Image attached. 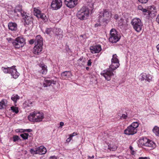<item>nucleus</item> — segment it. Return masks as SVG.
I'll use <instances>...</instances> for the list:
<instances>
[{
	"label": "nucleus",
	"instance_id": "obj_1",
	"mask_svg": "<svg viewBox=\"0 0 159 159\" xmlns=\"http://www.w3.org/2000/svg\"><path fill=\"white\" fill-rule=\"evenodd\" d=\"M28 118L30 121L34 122H40L44 118V115L42 112L34 111L30 113Z\"/></svg>",
	"mask_w": 159,
	"mask_h": 159
},
{
	"label": "nucleus",
	"instance_id": "obj_2",
	"mask_svg": "<svg viewBox=\"0 0 159 159\" xmlns=\"http://www.w3.org/2000/svg\"><path fill=\"white\" fill-rule=\"evenodd\" d=\"M43 45V38L40 35L37 36L35 38V46L34 48V53L35 54H39L42 51Z\"/></svg>",
	"mask_w": 159,
	"mask_h": 159
},
{
	"label": "nucleus",
	"instance_id": "obj_3",
	"mask_svg": "<svg viewBox=\"0 0 159 159\" xmlns=\"http://www.w3.org/2000/svg\"><path fill=\"white\" fill-rule=\"evenodd\" d=\"M89 14V9L86 7H83L78 11L76 16L79 19L82 20L86 19L88 17Z\"/></svg>",
	"mask_w": 159,
	"mask_h": 159
},
{
	"label": "nucleus",
	"instance_id": "obj_4",
	"mask_svg": "<svg viewBox=\"0 0 159 159\" xmlns=\"http://www.w3.org/2000/svg\"><path fill=\"white\" fill-rule=\"evenodd\" d=\"M13 45L16 48L23 47L25 44V39L21 37H18L12 42Z\"/></svg>",
	"mask_w": 159,
	"mask_h": 159
},
{
	"label": "nucleus",
	"instance_id": "obj_5",
	"mask_svg": "<svg viewBox=\"0 0 159 159\" xmlns=\"http://www.w3.org/2000/svg\"><path fill=\"white\" fill-rule=\"evenodd\" d=\"M134 29L137 32H139L142 30L143 24L141 20L138 18H134L131 22Z\"/></svg>",
	"mask_w": 159,
	"mask_h": 159
},
{
	"label": "nucleus",
	"instance_id": "obj_6",
	"mask_svg": "<svg viewBox=\"0 0 159 159\" xmlns=\"http://www.w3.org/2000/svg\"><path fill=\"white\" fill-rule=\"evenodd\" d=\"M111 17V14L107 10H104L100 12L98 17L99 22H104L107 20Z\"/></svg>",
	"mask_w": 159,
	"mask_h": 159
},
{
	"label": "nucleus",
	"instance_id": "obj_7",
	"mask_svg": "<svg viewBox=\"0 0 159 159\" xmlns=\"http://www.w3.org/2000/svg\"><path fill=\"white\" fill-rule=\"evenodd\" d=\"M113 71H114L112 70L111 68H108L103 70L101 73V75L103 76L106 80L109 81L114 75Z\"/></svg>",
	"mask_w": 159,
	"mask_h": 159
},
{
	"label": "nucleus",
	"instance_id": "obj_8",
	"mask_svg": "<svg viewBox=\"0 0 159 159\" xmlns=\"http://www.w3.org/2000/svg\"><path fill=\"white\" fill-rule=\"evenodd\" d=\"M110 36L109 39V41L111 43H116L120 39L115 29H112L110 31Z\"/></svg>",
	"mask_w": 159,
	"mask_h": 159
},
{
	"label": "nucleus",
	"instance_id": "obj_9",
	"mask_svg": "<svg viewBox=\"0 0 159 159\" xmlns=\"http://www.w3.org/2000/svg\"><path fill=\"white\" fill-rule=\"evenodd\" d=\"M111 61V64L109 66V68H111L112 70L114 71L120 66L119 61L117 58V56L116 54H114L113 55Z\"/></svg>",
	"mask_w": 159,
	"mask_h": 159
},
{
	"label": "nucleus",
	"instance_id": "obj_10",
	"mask_svg": "<svg viewBox=\"0 0 159 159\" xmlns=\"http://www.w3.org/2000/svg\"><path fill=\"white\" fill-rule=\"evenodd\" d=\"M140 141L143 145L150 147L151 149L156 146L155 143L152 141L146 138L141 139Z\"/></svg>",
	"mask_w": 159,
	"mask_h": 159
},
{
	"label": "nucleus",
	"instance_id": "obj_11",
	"mask_svg": "<svg viewBox=\"0 0 159 159\" xmlns=\"http://www.w3.org/2000/svg\"><path fill=\"white\" fill-rule=\"evenodd\" d=\"M62 5V0H52L51 7L53 10H57Z\"/></svg>",
	"mask_w": 159,
	"mask_h": 159
},
{
	"label": "nucleus",
	"instance_id": "obj_12",
	"mask_svg": "<svg viewBox=\"0 0 159 159\" xmlns=\"http://www.w3.org/2000/svg\"><path fill=\"white\" fill-rule=\"evenodd\" d=\"M137 132V129H134L133 127L130 125L125 130L124 133L127 135H132L136 133Z\"/></svg>",
	"mask_w": 159,
	"mask_h": 159
},
{
	"label": "nucleus",
	"instance_id": "obj_13",
	"mask_svg": "<svg viewBox=\"0 0 159 159\" xmlns=\"http://www.w3.org/2000/svg\"><path fill=\"white\" fill-rule=\"evenodd\" d=\"M78 0H65L64 2L66 6L70 8L74 7L77 4Z\"/></svg>",
	"mask_w": 159,
	"mask_h": 159
},
{
	"label": "nucleus",
	"instance_id": "obj_14",
	"mask_svg": "<svg viewBox=\"0 0 159 159\" xmlns=\"http://www.w3.org/2000/svg\"><path fill=\"white\" fill-rule=\"evenodd\" d=\"M61 78L63 80L68 79L70 78L72 76V75L70 71H65L61 74Z\"/></svg>",
	"mask_w": 159,
	"mask_h": 159
},
{
	"label": "nucleus",
	"instance_id": "obj_15",
	"mask_svg": "<svg viewBox=\"0 0 159 159\" xmlns=\"http://www.w3.org/2000/svg\"><path fill=\"white\" fill-rule=\"evenodd\" d=\"M90 52L92 53H98L101 50V46L100 45H96L91 46L90 48Z\"/></svg>",
	"mask_w": 159,
	"mask_h": 159
},
{
	"label": "nucleus",
	"instance_id": "obj_16",
	"mask_svg": "<svg viewBox=\"0 0 159 159\" xmlns=\"http://www.w3.org/2000/svg\"><path fill=\"white\" fill-rule=\"evenodd\" d=\"M15 13L19 12L22 17H24V16L26 14L22 9V6L20 5H18L16 7L14 10Z\"/></svg>",
	"mask_w": 159,
	"mask_h": 159
},
{
	"label": "nucleus",
	"instance_id": "obj_17",
	"mask_svg": "<svg viewBox=\"0 0 159 159\" xmlns=\"http://www.w3.org/2000/svg\"><path fill=\"white\" fill-rule=\"evenodd\" d=\"M15 66H13L11 67V70H10V74H11V76L15 79L17 78L19 75V73L17 72L16 69L15 68Z\"/></svg>",
	"mask_w": 159,
	"mask_h": 159
},
{
	"label": "nucleus",
	"instance_id": "obj_18",
	"mask_svg": "<svg viewBox=\"0 0 159 159\" xmlns=\"http://www.w3.org/2000/svg\"><path fill=\"white\" fill-rule=\"evenodd\" d=\"M24 20L25 25H28L31 24L32 23L33 18L30 16H27L26 13L25 14L24 17H23Z\"/></svg>",
	"mask_w": 159,
	"mask_h": 159
},
{
	"label": "nucleus",
	"instance_id": "obj_19",
	"mask_svg": "<svg viewBox=\"0 0 159 159\" xmlns=\"http://www.w3.org/2000/svg\"><path fill=\"white\" fill-rule=\"evenodd\" d=\"M47 152L46 148L43 146H41L37 148L36 153L37 154L43 155L45 154Z\"/></svg>",
	"mask_w": 159,
	"mask_h": 159
},
{
	"label": "nucleus",
	"instance_id": "obj_20",
	"mask_svg": "<svg viewBox=\"0 0 159 159\" xmlns=\"http://www.w3.org/2000/svg\"><path fill=\"white\" fill-rule=\"evenodd\" d=\"M9 30L11 31H16L17 30V25L15 23L9 22L8 24Z\"/></svg>",
	"mask_w": 159,
	"mask_h": 159
},
{
	"label": "nucleus",
	"instance_id": "obj_21",
	"mask_svg": "<svg viewBox=\"0 0 159 159\" xmlns=\"http://www.w3.org/2000/svg\"><path fill=\"white\" fill-rule=\"evenodd\" d=\"M55 84L56 82L53 80H45L43 84V86L44 87H47L51 85L52 84Z\"/></svg>",
	"mask_w": 159,
	"mask_h": 159
},
{
	"label": "nucleus",
	"instance_id": "obj_22",
	"mask_svg": "<svg viewBox=\"0 0 159 159\" xmlns=\"http://www.w3.org/2000/svg\"><path fill=\"white\" fill-rule=\"evenodd\" d=\"M54 30V34L56 36L62 35V31L61 29L59 28H56Z\"/></svg>",
	"mask_w": 159,
	"mask_h": 159
},
{
	"label": "nucleus",
	"instance_id": "obj_23",
	"mask_svg": "<svg viewBox=\"0 0 159 159\" xmlns=\"http://www.w3.org/2000/svg\"><path fill=\"white\" fill-rule=\"evenodd\" d=\"M11 99L13 101L14 103H16L17 102V100L20 99V97L17 94H13L12 95Z\"/></svg>",
	"mask_w": 159,
	"mask_h": 159
},
{
	"label": "nucleus",
	"instance_id": "obj_24",
	"mask_svg": "<svg viewBox=\"0 0 159 159\" xmlns=\"http://www.w3.org/2000/svg\"><path fill=\"white\" fill-rule=\"evenodd\" d=\"M152 131L156 135L159 136V127L155 126L153 129Z\"/></svg>",
	"mask_w": 159,
	"mask_h": 159
},
{
	"label": "nucleus",
	"instance_id": "obj_25",
	"mask_svg": "<svg viewBox=\"0 0 159 159\" xmlns=\"http://www.w3.org/2000/svg\"><path fill=\"white\" fill-rule=\"evenodd\" d=\"M2 70H3V72L5 73H9L10 71V70H11V67L5 68L4 67H2Z\"/></svg>",
	"mask_w": 159,
	"mask_h": 159
},
{
	"label": "nucleus",
	"instance_id": "obj_26",
	"mask_svg": "<svg viewBox=\"0 0 159 159\" xmlns=\"http://www.w3.org/2000/svg\"><path fill=\"white\" fill-rule=\"evenodd\" d=\"M6 101L4 100H2L1 102H0V109H2L6 106L7 103Z\"/></svg>",
	"mask_w": 159,
	"mask_h": 159
},
{
	"label": "nucleus",
	"instance_id": "obj_27",
	"mask_svg": "<svg viewBox=\"0 0 159 159\" xmlns=\"http://www.w3.org/2000/svg\"><path fill=\"white\" fill-rule=\"evenodd\" d=\"M147 75L146 73H143L140 75L141 77L140 78L141 81H143L144 80H148V79H146Z\"/></svg>",
	"mask_w": 159,
	"mask_h": 159
},
{
	"label": "nucleus",
	"instance_id": "obj_28",
	"mask_svg": "<svg viewBox=\"0 0 159 159\" xmlns=\"http://www.w3.org/2000/svg\"><path fill=\"white\" fill-rule=\"evenodd\" d=\"M34 15L37 17H38V15H40L41 13V11L39 9L36 8H34Z\"/></svg>",
	"mask_w": 159,
	"mask_h": 159
},
{
	"label": "nucleus",
	"instance_id": "obj_29",
	"mask_svg": "<svg viewBox=\"0 0 159 159\" xmlns=\"http://www.w3.org/2000/svg\"><path fill=\"white\" fill-rule=\"evenodd\" d=\"M41 70H40L39 71L40 73H42L43 74H45L47 71V67L46 66H43Z\"/></svg>",
	"mask_w": 159,
	"mask_h": 159
},
{
	"label": "nucleus",
	"instance_id": "obj_30",
	"mask_svg": "<svg viewBox=\"0 0 159 159\" xmlns=\"http://www.w3.org/2000/svg\"><path fill=\"white\" fill-rule=\"evenodd\" d=\"M86 61V60L85 58L83 59V57H80V59H79L78 61V62L79 64H81L82 65H83L84 64L83 63H85Z\"/></svg>",
	"mask_w": 159,
	"mask_h": 159
},
{
	"label": "nucleus",
	"instance_id": "obj_31",
	"mask_svg": "<svg viewBox=\"0 0 159 159\" xmlns=\"http://www.w3.org/2000/svg\"><path fill=\"white\" fill-rule=\"evenodd\" d=\"M20 136L23 138L24 140H25L28 139L29 136V134L28 133H24L23 134H21L20 135Z\"/></svg>",
	"mask_w": 159,
	"mask_h": 159
},
{
	"label": "nucleus",
	"instance_id": "obj_32",
	"mask_svg": "<svg viewBox=\"0 0 159 159\" xmlns=\"http://www.w3.org/2000/svg\"><path fill=\"white\" fill-rule=\"evenodd\" d=\"M11 109L13 112H15L16 113H17L19 112L18 108L17 107L14 106H12L11 107Z\"/></svg>",
	"mask_w": 159,
	"mask_h": 159
},
{
	"label": "nucleus",
	"instance_id": "obj_33",
	"mask_svg": "<svg viewBox=\"0 0 159 159\" xmlns=\"http://www.w3.org/2000/svg\"><path fill=\"white\" fill-rule=\"evenodd\" d=\"M32 104V102L30 101H28L27 102H25L24 103V104L26 105V106H25V107H30L33 106Z\"/></svg>",
	"mask_w": 159,
	"mask_h": 159
},
{
	"label": "nucleus",
	"instance_id": "obj_34",
	"mask_svg": "<svg viewBox=\"0 0 159 159\" xmlns=\"http://www.w3.org/2000/svg\"><path fill=\"white\" fill-rule=\"evenodd\" d=\"M139 124L138 122H134L133 123L130 125L131 126L133 127L134 129H137V128L138 127Z\"/></svg>",
	"mask_w": 159,
	"mask_h": 159
},
{
	"label": "nucleus",
	"instance_id": "obj_35",
	"mask_svg": "<svg viewBox=\"0 0 159 159\" xmlns=\"http://www.w3.org/2000/svg\"><path fill=\"white\" fill-rule=\"evenodd\" d=\"M37 17L38 18H40L44 20H45L46 18V15L42 13L40 15H38Z\"/></svg>",
	"mask_w": 159,
	"mask_h": 159
},
{
	"label": "nucleus",
	"instance_id": "obj_36",
	"mask_svg": "<svg viewBox=\"0 0 159 159\" xmlns=\"http://www.w3.org/2000/svg\"><path fill=\"white\" fill-rule=\"evenodd\" d=\"M53 30H52V29L51 28H47L45 30L46 33L48 34H51Z\"/></svg>",
	"mask_w": 159,
	"mask_h": 159
},
{
	"label": "nucleus",
	"instance_id": "obj_37",
	"mask_svg": "<svg viewBox=\"0 0 159 159\" xmlns=\"http://www.w3.org/2000/svg\"><path fill=\"white\" fill-rule=\"evenodd\" d=\"M19 137L18 136L16 135L13 137V141L15 142L19 139Z\"/></svg>",
	"mask_w": 159,
	"mask_h": 159
},
{
	"label": "nucleus",
	"instance_id": "obj_38",
	"mask_svg": "<svg viewBox=\"0 0 159 159\" xmlns=\"http://www.w3.org/2000/svg\"><path fill=\"white\" fill-rule=\"evenodd\" d=\"M127 115L126 114H123L120 116V118L121 119H125L127 118Z\"/></svg>",
	"mask_w": 159,
	"mask_h": 159
},
{
	"label": "nucleus",
	"instance_id": "obj_39",
	"mask_svg": "<svg viewBox=\"0 0 159 159\" xmlns=\"http://www.w3.org/2000/svg\"><path fill=\"white\" fill-rule=\"evenodd\" d=\"M37 151V148L35 149V150H34L33 149H31L30 150V152L31 153H34V154H37V153H36V151Z\"/></svg>",
	"mask_w": 159,
	"mask_h": 159
},
{
	"label": "nucleus",
	"instance_id": "obj_40",
	"mask_svg": "<svg viewBox=\"0 0 159 159\" xmlns=\"http://www.w3.org/2000/svg\"><path fill=\"white\" fill-rule=\"evenodd\" d=\"M148 0H138L139 2L142 3H145Z\"/></svg>",
	"mask_w": 159,
	"mask_h": 159
},
{
	"label": "nucleus",
	"instance_id": "obj_41",
	"mask_svg": "<svg viewBox=\"0 0 159 159\" xmlns=\"http://www.w3.org/2000/svg\"><path fill=\"white\" fill-rule=\"evenodd\" d=\"M124 22V19L122 18H120V20H119V23L120 25H123Z\"/></svg>",
	"mask_w": 159,
	"mask_h": 159
},
{
	"label": "nucleus",
	"instance_id": "obj_42",
	"mask_svg": "<svg viewBox=\"0 0 159 159\" xmlns=\"http://www.w3.org/2000/svg\"><path fill=\"white\" fill-rule=\"evenodd\" d=\"M35 39L34 40V39H31L29 41V43L30 44H32L34 43H35Z\"/></svg>",
	"mask_w": 159,
	"mask_h": 159
},
{
	"label": "nucleus",
	"instance_id": "obj_43",
	"mask_svg": "<svg viewBox=\"0 0 159 159\" xmlns=\"http://www.w3.org/2000/svg\"><path fill=\"white\" fill-rule=\"evenodd\" d=\"M151 78H152L149 75H147L146 79H148V80L147 81L148 82H150V81L151 80Z\"/></svg>",
	"mask_w": 159,
	"mask_h": 159
},
{
	"label": "nucleus",
	"instance_id": "obj_44",
	"mask_svg": "<svg viewBox=\"0 0 159 159\" xmlns=\"http://www.w3.org/2000/svg\"><path fill=\"white\" fill-rule=\"evenodd\" d=\"M111 148V147H110L109 148H108L112 151H114L115 149H116V146H114V147H113Z\"/></svg>",
	"mask_w": 159,
	"mask_h": 159
},
{
	"label": "nucleus",
	"instance_id": "obj_45",
	"mask_svg": "<svg viewBox=\"0 0 159 159\" xmlns=\"http://www.w3.org/2000/svg\"><path fill=\"white\" fill-rule=\"evenodd\" d=\"M91 63L92 62L91 59L89 60L87 62V65L89 66H90L91 65Z\"/></svg>",
	"mask_w": 159,
	"mask_h": 159
},
{
	"label": "nucleus",
	"instance_id": "obj_46",
	"mask_svg": "<svg viewBox=\"0 0 159 159\" xmlns=\"http://www.w3.org/2000/svg\"><path fill=\"white\" fill-rule=\"evenodd\" d=\"M142 11L144 12H146L147 11H148V10L146 9L142 8L141 9H140ZM149 11H148V13H149Z\"/></svg>",
	"mask_w": 159,
	"mask_h": 159
},
{
	"label": "nucleus",
	"instance_id": "obj_47",
	"mask_svg": "<svg viewBox=\"0 0 159 159\" xmlns=\"http://www.w3.org/2000/svg\"><path fill=\"white\" fill-rule=\"evenodd\" d=\"M49 159H57V157L55 156H51L49 157Z\"/></svg>",
	"mask_w": 159,
	"mask_h": 159
},
{
	"label": "nucleus",
	"instance_id": "obj_48",
	"mask_svg": "<svg viewBox=\"0 0 159 159\" xmlns=\"http://www.w3.org/2000/svg\"><path fill=\"white\" fill-rule=\"evenodd\" d=\"M32 131V130L30 129H25L24 130V132H31Z\"/></svg>",
	"mask_w": 159,
	"mask_h": 159
},
{
	"label": "nucleus",
	"instance_id": "obj_49",
	"mask_svg": "<svg viewBox=\"0 0 159 159\" xmlns=\"http://www.w3.org/2000/svg\"><path fill=\"white\" fill-rule=\"evenodd\" d=\"M76 135L77 134L76 133L74 132L72 134H70V137L72 138L73 136Z\"/></svg>",
	"mask_w": 159,
	"mask_h": 159
},
{
	"label": "nucleus",
	"instance_id": "obj_50",
	"mask_svg": "<svg viewBox=\"0 0 159 159\" xmlns=\"http://www.w3.org/2000/svg\"><path fill=\"white\" fill-rule=\"evenodd\" d=\"M72 139V138L70 137V136L66 140V141L67 142H69Z\"/></svg>",
	"mask_w": 159,
	"mask_h": 159
},
{
	"label": "nucleus",
	"instance_id": "obj_51",
	"mask_svg": "<svg viewBox=\"0 0 159 159\" xmlns=\"http://www.w3.org/2000/svg\"><path fill=\"white\" fill-rule=\"evenodd\" d=\"M139 159H150V158H149V157H139Z\"/></svg>",
	"mask_w": 159,
	"mask_h": 159
},
{
	"label": "nucleus",
	"instance_id": "obj_52",
	"mask_svg": "<svg viewBox=\"0 0 159 159\" xmlns=\"http://www.w3.org/2000/svg\"><path fill=\"white\" fill-rule=\"evenodd\" d=\"M39 67H40V68L41 69H42V67H43V66H45V65H44V64H39Z\"/></svg>",
	"mask_w": 159,
	"mask_h": 159
},
{
	"label": "nucleus",
	"instance_id": "obj_53",
	"mask_svg": "<svg viewBox=\"0 0 159 159\" xmlns=\"http://www.w3.org/2000/svg\"><path fill=\"white\" fill-rule=\"evenodd\" d=\"M94 158V156L93 155L92 156V157H90L89 156H88V159H91L92 158Z\"/></svg>",
	"mask_w": 159,
	"mask_h": 159
},
{
	"label": "nucleus",
	"instance_id": "obj_54",
	"mask_svg": "<svg viewBox=\"0 0 159 159\" xmlns=\"http://www.w3.org/2000/svg\"><path fill=\"white\" fill-rule=\"evenodd\" d=\"M156 47L158 52H159V43L157 46Z\"/></svg>",
	"mask_w": 159,
	"mask_h": 159
},
{
	"label": "nucleus",
	"instance_id": "obj_55",
	"mask_svg": "<svg viewBox=\"0 0 159 159\" xmlns=\"http://www.w3.org/2000/svg\"><path fill=\"white\" fill-rule=\"evenodd\" d=\"M100 25H101L100 24H96L95 25V27H98V26H100Z\"/></svg>",
	"mask_w": 159,
	"mask_h": 159
},
{
	"label": "nucleus",
	"instance_id": "obj_56",
	"mask_svg": "<svg viewBox=\"0 0 159 159\" xmlns=\"http://www.w3.org/2000/svg\"><path fill=\"white\" fill-rule=\"evenodd\" d=\"M64 123L62 122H60V125L61 127H62L64 125Z\"/></svg>",
	"mask_w": 159,
	"mask_h": 159
},
{
	"label": "nucleus",
	"instance_id": "obj_57",
	"mask_svg": "<svg viewBox=\"0 0 159 159\" xmlns=\"http://www.w3.org/2000/svg\"><path fill=\"white\" fill-rule=\"evenodd\" d=\"M118 16L117 15H115L114 18L115 19H118Z\"/></svg>",
	"mask_w": 159,
	"mask_h": 159
},
{
	"label": "nucleus",
	"instance_id": "obj_58",
	"mask_svg": "<svg viewBox=\"0 0 159 159\" xmlns=\"http://www.w3.org/2000/svg\"><path fill=\"white\" fill-rule=\"evenodd\" d=\"M129 149L130 150H132L133 149V148L132 146H131L129 147Z\"/></svg>",
	"mask_w": 159,
	"mask_h": 159
},
{
	"label": "nucleus",
	"instance_id": "obj_59",
	"mask_svg": "<svg viewBox=\"0 0 159 159\" xmlns=\"http://www.w3.org/2000/svg\"><path fill=\"white\" fill-rule=\"evenodd\" d=\"M84 35H81L80 36V37H83L84 36Z\"/></svg>",
	"mask_w": 159,
	"mask_h": 159
},
{
	"label": "nucleus",
	"instance_id": "obj_60",
	"mask_svg": "<svg viewBox=\"0 0 159 159\" xmlns=\"http://www.w3.org/2000/svg\"><path fill=\"white\" fill-rule=\"evenodd\" d=\"M86 69L87 70H89V67H86Z\"/></svg>",
	"mask_w": 159,
	"mask_h": 159
},
{
	"label": "nucleus",
	"instance_id": "obj_61",
	"mask_svg": "<svg viewBox=\"0 0 159 159\" xmlns=\"http://www.w3.org/2000/svg\"><path fill=\"white\" fill-rule=\"evenodd\" d=\"M91 4V5H92V6H93V4Z\"/></svg>",
	"mask_w": 159,
	"mask_h": 159
}]
</instances>
